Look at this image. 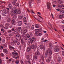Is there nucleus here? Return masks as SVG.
I'll list each match as a JSON object with an SVG mask.
<instances>
[{"label": "nucleus", "instance_id": "obj_1", "mask_svg": "<svg viewBox=\"0 0 64 64\" xmlns=\"http://www.w3.org/2000/svg\"><path fill=\"white\" fill-rule=\"evenodd\" d=\"M20 13H21L20 9H18V10H15L14 12L12 11L11 12L10 15L12 16L14 14V15H17V14H19Z\"/></svg>", "mask_w": 64, "mask_h": 64}, {"label": "nucleus", "instance_id": "obj_2", "mask_svg": "<svg viewBox=\"0 0 64 64\" xmlns=\"http://www.w3.org/2000/svg\"><path fill=\"white\" fill-rule=\"evenodd\" d=\"M49 54L50 55H51L52 54V51L51 50H46V52L45 53V55L46 56H48L49 55Z\"/></svg>", "mask_w": 64, "mask_h": 64}, {"label": "nucleus", "instance_id": "obj_3", "mask_svg": "<svg viewBox=\"0 0 64 64\" xmlns=\"http://www.w3.org/2000/svg\"><path fill=\"white\" fill-rule=\"evenodd\" d=\"M16 38L17 40H21V36L19 34H17L16 36Z\"/></svg>", "mask_w": 64, "mask_h": 64}, {"label": "nucleus", "instance_id": "obj_4", "mask_svg": "<svg viewBox=\"0 0 64 64\" xmlns=\"http://www.w3.org/2000/svg\"><path fill=\"white\" fill-rule=\"evenodd\" d=\"M27 32V30H25L24 31L23 30H21V34L23 35V36L25 35V34Z\"/></svg>", "mask_w": 64, "mask_h": 64}, {"label": "nucleus", "instance_id": "obj_5", "mask_svg": "<svg viewBox=\"0 0 64 64\" xmlns=\"http://www.w3.org/2000/svg\"><path fill=\"white\" fill-rule=\"evenodd\" d=\"M35 56H34V58L35 59V60H36L37 59V58L38 57V55L37 54V53H35Z\"/></svg>", "mask_w": 64, "mask_h": 64}, {"label": "nucleus", "instance_id": "obj_6", "mask_svg": "<svg viewBox=\"0 0 64 64\" xmlns=\"http://www.w3.org/2000/svg\"><path fill=\"white\" fill-rule=\"evenodd\" d=\"M54 50L55 52H59L60 49L58 48L55 47L54 48Z\"/></svg>", "mask_w": 64, "mask_h": 64}, {"label": "nucleus", "instance_id": "obj_7", "mask_svg": "<svg viewBox=\"0 0 64 64\" xmlns=\"http://www.w3.org/2000/svg\"><path fill=\"white\" fill-rule=\"evenodd\" d=\"M3 12H4V13L2 14V16H6L7 14V11L6 10H3Z\"/></svg>", "mask_w": 64, "mask_h": 64}, {"label": "nucleus", "instance_id": "obj_8", "mask_svg": "<svg viewBox=\"0 0 64 64\" xmlns=\"http://www.w3.org/2000/svg\"><path fill=\"white\" fill-rule=\"evenodd\" d=\"M30 41L31 43H32V42H35L36 40H35V38H34V37H33L32 38Z\"/></svg>", "mask_w": 64, "mask_h": 64}, {"label": "nucleus", "instance_id": "obj_9", "mask_svg": "<svg viewBox=\"0 0 64 64\" xmlns=\"http://www.w3.org/2000/svg\"><path fill=\"white\" fill-rule=\"evenodd\" d=\"M49 5L50 6V8H51V7H50V6L51 5V4L49 2H47V6L48 7V9H49Z\"/></svg>", "mask_w": 64, "mask_h": 64}, {"label": "nucleus", "instance_id": "obj_10", "mask_svg": "<svg viewBox=\"0 0 64 64\" xmlns=\"http://www.w3.org/2000/svg\"><path fill=\"white\" fill-rule=\"evenodd\" d=\"M34 0H30L29 2V6H30V8H31V7H32V6H31V3H32V1H34Z\"/></svg>", "mask_w": 64, "mask_h": 64}, {"label": "nucleus", "instance_id": "obj_11", "mask_svg": "<svg viewBox=\"0 0 64 64\" xmlns=\"http://www.w3.org/2000/svg\"><path fill=\"white\" fill-rule=\"evenodd\" d=\"M31 48L32 49H36V46H34V45H32V46Z\"/></svg>", "mask_w": 64, "mask_h": 64}, {"label": "nucleus", "instance_id": "obj_12", "mask_svg": "<svg viewBox=\"0 0 64 64\" xmlns=\"http://www.w3.org/2000/svg\"><path fill=\"white\" fill-rule=\"evenodd\" d=\"M9 49H10V50H12V49L14 50V49H15L14 48V47L11 46H9Z\"/></svg>", "mask_w": 64, "mask_h": 64}, {"label": "nucleus", "instance_id": "obj_13", "mask_svg": "<svg viewBox=\"0 0 64 64\" xmlns=\"http://www.w3.org/2000/svg\"><path fill=\"white\" fill-rule=\"evenodd\" d=\"M22 24V22L21 21H20L18 22V26H21Z\"/></svg>", "mask_w": 64, "mask_h": 64}, {"label": "nucleus", "instance_id": "obj_14", "mask_svg": "<svg viewBox=\"0 0 64 64\" xmlns=\"http://www.w3.org/2000/svg\"><path fill=\"white\" fill-rule=\"evenodd\" d=\"M40 30H41V29L39 30V29H36L35 30H34L35 32V33H37V32H40L39 31Z\"/></svg>", "mask_w": 64, "mask_h": 64}, {"label": "nucleus", "instance_id": "obj_15", "mask_svg": "<svg viewBox=\"0 0 64 64\" xmlns=\"http://www.w3.org/2000/svg\"><path fill=\"white\" fill-rule=\"evenodd\" d=\"M40 47L41 49H43V48H44V46H43V45H40Z\"/></svg>", "mask_w": 64, "mask_h": 64}, {"label": "nucleus", "instance_id": "obj_16", "mask_svg": "<svg viewBox=\"0 0 64 64\" xmlns=\"http://www.w3.org/2000/svg\"><path fill=\"white\" fill-rule=\"evenodd\" d=\"M58 2L60 4H61L63 2V0H58Z\"/></svg>", "mask_w": 64, "mask_h": 64}, {"label": "nucleus", "instance_id": "obj_17", "mask_svg": "<svg viewBox=\"0 0 64 64\" xmlns=\"http://www.w3.org/2000/svg\"><path fill=\"white\" fill-rule=\"evenodd\" d=\"M29 56H26V58L28 59V61H30V59Z\"/></svg>", "mask_w": 64, "mask_h": 64}, {"label": "nucleus", "instance_id": "obj_18", "mask_svg": "<svg viewBox=\"0 0 64 64\" xmlns=\"http://www.w3.org/2000/svg\"><path fill=\"white\" fill-rule=\"evenodd\" d=\"M3 52L4 53H7L8 52V51L6 49H4L3 50Z\"/></svg>", "mask_w": 64, "mask_h": 64}, {"label": "nucleus", "instance_id": "obj_19", "mask_svg": "<svg viewBox=\"0 0 64 64\" xmlns=\"http://www.w3.org/2000/svg\"><path fill=\"white\" fill-rule=\"evenodd\" d=\"M8 7L9 8H10V9H12V4H9L8 5Z\"/></svg>", "mask_w": 64, "mask_h": 64}, {"label": "nucleus", "instance_id": "obj_20", "mask_svg": "<svg viewBox=\"0 0 64 64\" xmlns=\"http://www.w3.org/2000/svg\"><path fill=\"white\" fill-rule=\"evenodd\" d=\"M64 17V16L61 14H60L59 15V18L60 19H62V18H63V17Z\"/></svg>", "mask_w": 64, "mask_h": 64}, {"label": "nucleus", "instance_id": "obj_21", "mask_svg": "<svg viewBox=\"0 0 64 64\" xmlns=\"http://www.w3.org/2000/svg\"><path fill=\"white\" fill-rule=\"evenodd\" d=\"M31 50V48H29V47H28L26 49L27 52H29Z\"/></svg>", "mask_w": 64, "mask_h": 64}, {"label": "nucleus", "instance_id": "obj_22", "mask_svg": "<svg viewBox=\"0 0 64 64\" xmlns=\"http://www.w3.org/2000/svg\"><path fill=\"white\" fill-rule=\"evenodd\" d=\"M26 64H31V63L30 61V60H28V61L26 62Z\"/></svg>", "mask_w": 64, "mask_h": 64}, {"label": "nucleus", "instance_id": "obj_23", "mask_svg": "<svg viewBox=\"0 0 64 64\" xmlns=\"http://www.w3.org/2000/svg\"><path fill=\"white\" fill-rule=\"evenodd\" d=\"M49 46L50 47V48H52V44H48Z\"/></svg>", "mask_w": 64, "mask_h": 64}, {"label": "nucleus", "instance_id": "obj_24", "mask_svg": "<svg viewBox=\"0 0 64 64\" xmlns=\"http://www.w3.org/2000/svg\"><path fill=\"white\" fill-rule=\"evenodd\" d=\"M7 22L9 23V22L11 21V19H10V18H8L7 20Z\"/></svg>", "mask_w": 64, "mask_h": 64}, {"label": "nucleus", "instance_id": "obj_25", "mask_svg": "<svg viewBox=\"0 0 64 64\" xmlns=\"http://www.w3.org/2000/svg\"><path fill=\"white\" fill-rule=\"evenodd\" d=\"M24 40H28V38H27V37L26 36H24Z\"/></svg>", "mask_w": 64, "mask_h": 64}, {"label": "nucleus", "instance_id": "obj_26", "mask_svg": "<svg viewBox=\"0 0 64 64\" xmlns=\"http://www.w3.org/2000/svg\"><path fill=\"white\" fill-rule=\"evenodd\" d=\"M41 58L42 60V61H44V56H41Z\"/></svg>", "mask_w": 64, "mask_h": 64}, {"label": "nucleus", "instance_id": "obj_27", "mask_svg": "<svg viewBox=\"0 0 64 64\" xmlns=\"http://www.w3.org/2000/svg\"><path fill=\"white\" fill-rule=\"evenodd\" d=\"M60 12L62 14H64V10H61L60 11Z\"/></svg>", "mask_w": 64, "mask_h": 64}, {"label": "nucleus", "instance_id": "obj_28", "mask_svg": "<svg viewBox=\"0 0 64 64\" xmlns=\"http://www.w3.org/2000/svg\"><path fill=\"white\" fill-rule=\"evenodd\" d=\"M14 42V43H17V42H18V41L16 40H14L13 41Z\"/></svg>", "mask_w": 64, "mask_h": 64}, {"label": "nucleus", "instance_id": "obj_29", "mask_svg": "<svg viewBox=\"0 0 64 64\" xmlns=\"http://www.w3.org/2000/svg\"><path fill=\"white\" fill-rule=\"evenodd\" d=\"M23 20L24 22H26V18H24L23 19Z\"/></svg>", "mask_w": 64, "mask_h": 64}, {"label": "nucleus", "instance_id": "obj_30", "mask_svg": "<svg viewBox=\"0 0 64 64\" xmlns=\"http://www.w3.org/2000/svg\"><path fill=\"white\" fill-rule=\"evenodd\" d=\"M20 30H21V27H18V31H20Z\"/></svg>", "mask_w": 64, "mask_h": 64}, {"label": "nucleus", "instance_id": "obj_31", "mask_svg": "<svg viewBox=\"0 0 64 64\" xmlns=\"http://www.w3.org/2000/svg\"><path fill=\"white\" fill-rule=\"evenodd\" d=\"M32 30H34V25H32L31 28Z\"/></svg>", "mask_w": 64, "mask_h": 64}, {"label": "nucleus", "instance_id": "obj_32", "mask_svg": "<svg viewBox=\"0 0 64 64\" xmlns=\"http://www.w3.org/2000/svg\"><path fill=\"white\" fill-rule=\"evenodd\" d=\"M6 9L7 10H8V11H7V13L8 14H9V8H6Z\"/></svg>", "mask_w": 64, "mask_h": 64}, {"label": "nucleus", "instance_id": "obj_33", "mask_svg": "<svg viewBox=\"0 0 64 64\" xmlns=\"http://www.w3.org/2000/svg\"><path fill=\"white\" fill-rule=\"evenodd\" d=\"M26 28L27 29H30V27L29 26H26Z\"/></svg>", "mask_w": 64, "mask_h": 64}, {"label": "nucleus", "instance_id": "obj_34", "mask_svg": "<svg viewBox=\"0 0 64 64\" xmlns=\"http://www.w3.org/2000/svg\"><path fill=\"white\" fill-rule=\"evenodd\" d=\"M46 62H50V60H49V59L48 58V59H47L46 60Z\"/></svg>", "mask_w": 64, "mask_h": 64}, {"label": "nucleus", "instance_id": "obj_35", "mask_svg": "<svg viewBox=\"0 0 64 64\" xmlns=\"http://www.w3.org/2000/svg\"><path fill=\"white\" fill-rule=\"evenodd\" d=\"M18 18L19 19H22V18H23V16H18Z\"/></svg>", "mask_w": 64, "mask_h": 64}, {"label": "nucleus", "instance_id": "obj_36", "mask_svg": "<svg viewBox=\"0 0 64 64\" xmlns=\"http://www.w3.org/2000/svg\"><path fill=\"white\" fill-rule=\"evenodd\" d=\"M16 1H14L13 2H12V4H14V5H15V4H16Z\"/></svg>", "mask_w": 64, "mask_h": 64}, {"label": "nucleus", "instance_id": "obj_37", "mask_svg": "<svg viewBox=\"0 0 64 64\" xmlns=\"http://www.w3.org/2000/svg\"><path fill=\"white\" fill-rule=\"evenodd\" d=\"M15 22V20H12V24H14V23Z\"/></svg>", "mask_w": 64, "mask_h": 64}, {"label": "nucleus", "instance_id": "obj_38", "mask_svg": "<svg viewBox=\"0 0 64 64\" xmlns=\"http://www.w3.org/2000/svg\"><path fill=\"white\" fill-rule=\"evenodd\" d=\"M26 36H27L28 38H29V37H30V35H29V34H26Z\"/></svg>", "mask_w": 64, "mask_h": 64}, {"label": "nucleus", "instance_id": "obj_39", "mask_svg": "<svg viewBox=\"0 0 64 64\" xmlns=\"http://www.w3.org/2000/svg\"><path fill=\"white\" fill-rule=\"evenodd\" d=\"M34 18H35V19H36V20H38V21H39V22H42V21H40L39 20H38V19H37V18H36L35 17H34Z\"/></svg>", "mask_w": 64, "mask_h": 64}, {"label": "nucleus", "instance_id": "obj_40", "mask_svg": "<svg viewBox=\"0 0 64 64\" xmlns=\"http://www.w3.org/2000/svg\"><path fill=\"white\" fill-rule=\"evenodd\" d=\"M37 54V55H40V53H39V51L37 50V52H35Z\"/></svg>", "mask_w": 64, "mask_h": 64}, {"label": "nucleus", "instance_id": "obj_41", "mask_svg": "<svg viewBox=\"0 0 64 64\" xmlns=\"http://www.w3.org/2000/svg\"><path fill=\"white\" fill-rule=\"evenodd\" d=\"M13 18H14L16 19V18H17V16L16 15H14L13 16Z\"/></svg>", "mask_w": 64, "mask_h": 64}, {"label": "nucleus", "instance_id": "obj_42", "mask_svg": "<svg viewBox=\"0 0 64 64\" xmlns=\"http://www.w3.org/2000/svg\"><path fill=\"white\" fill-rule=\"evenodd\" d=\"M16 63V64H18L19 63V60H16V62H15Z\"/></svg>", "mask_w": 64, "mask_h": 64}, {"label": "nucleus", "instance_id": "obj_43", "mask_svg": "<svg viewBox=\"0 0 64 64\" xmlns=\"http://www.w3.org/2000/svg\"><path fill=\"white\" fill-rule=\"evenodd\" d=\"M34 35L35 36H38V34L35 33L34 34Z\"/></svg>", "mask_w": 64, "mask_h": 64}, {"label": "nucleus", "instance_id": "obj_44", "mask_svg": "<svg viewBox=\"0 0 64 64\" xmlns=\"http://www.w3.org/2000/svg\"><path fill=\"white\" fill-rule=\"evenodd\" d=\"M21 42L22 44H23V43H24V41H23V40L22 39L21 40Z\"/></svg>", "mask_w": 64, "mask_h": 64}, {"label": "nucleus", "instance_id": "obj_45", "mask_svg": "<svg viewBox=\"0 0 64 64\" xmlns=\"http://www.w3.org/2000/svg\"><path fill=\"white\" fill-rule=\"evenodd\" d=\"M0 55L1 56H2V57H4V54L2 53H1L0 54Z\"/></svg>", "mask_w": 64, "mask_h": 64}, {"label": "nucleus", "instance_id": "obj_46", "mask_svg": "<svg viewBox=\"0 0 64 64\" xmlns=\"http://www.w3.org/2000/svg\"><path fill=\"white\" fill-rule=\"evenodd\" d=\"M38 1V4H39V3L40 2V0H36Z\"/></svg>", "mask_w": 64, "mask_h": 64}, {"label": "nucleus", "instance_id": "obj_47", "mask_svg": "<svg viewBox=\"0 0 64 64\" xmlns=\"http://www.w3.org/2000/svg\"><path fill=\"white\" fill-rule=\"evenodd\" d=\"M9 25V24H6L5 25L6 27H8V25Z\"/></svg>", "mask_w": 64, "mask_h": 64}, {"label": "nucleus", "instance_id": "obj_48", "mask_svg": "<svg viewBox=\"0 0 64 64\" xmlns=\"http://www.w3.org/2000/svg\"><path fill=\"white\" fill-rule=\"evenodd\" d=\"M38 34V36H41L42 35V34L41 33H39V34Z\"/></svg>", "mask_w": 64, "mask_h": 64}, {"label": "nucleus", "instance_id": "obj_49", "mask_svg": "<svg viewBox=\"0 0 64 64\" xmlns=\"http://www.w3.org/2000/svg\"><path fill=\"white\" fill-rule=\"evenodd\" d=\"M12 31V30H9L8 31V33H10L11 32V31Z\"/></svg>", "mask_w": 64, "mask_h": 64}, {"label": "nucleus", "instance_id": "obj_50", "mask_svg": "<svg viewBox=\"0 0 64 64\" xmlns=\"http://www.w3.org/2000/svg\"><path fill=\"white\" fill-rule=\"evenodd\" d=\"M3 48H4L2 46H0V49H3Z\"/></svg>", "mask_w": 64, "mask_h": 64}, {"label": "nucleus", "instance_id": "obj_51", "mask_svg": "<svg viewBox=\"0 0 64 64\" xmlns=\"http://www.w3.org/2000/svg\"><path fill=\"white\" fill-rule=\"evenodd\" d=\"M12 54L13 55H14V56H15V53H14L13 52H12Z\"/></svg>", "mask_w": 64, "mask_h": 64}, {"label": "nucleus", "instance_id": "obj_52", "mask_svg": "<svg viewBox=\"0 0 64 64\" xmlns=\"http://www.w3.org/2000/svg\"><path fill=\"white\" fill-rule=\"evenodd\" d=\"M56 10L58 11H60V10L59 8L57 9H56Z\"/></svg>", "mask_w": 64, "mask_h": 64}, {"label": "nucleus", "instance_id": "obj_53", "mask_svg": "<svg viewBox=\"0 0 64 64\" xmlns=\"http://www.w3.org/2000/svg\"><path fill=\"white\" fill-rule=\"evenodd\" d=\"M9 36H12V34H9Z\"/></svg>", "mask_w": 64, "mask_h": 64}, {"label": "nucleus", "instance_id": "obj_54", "mask_svg": "<svg viewBox=\"0 0 64 64\" xmlns=\"http://www.w3.org/2000/svg\"><path fill=\"white\" fill-rule=\"evenodd\" d=\"M62 54L63 56H64V51H62Z\"/></svg>", "mask_w": 64, "mask_h": 64}, {"label": "nucleus", "instance_id": "obj_55", "mask_svg": "<svg viewBox=\"0 0 64 64\" xmlns=\"http://www.w3.org/2000/svg\"><path fill=\"white\" fill-rule=\"evenodd\" d=\"M38 16H39V17H40V18H42V20H43V18H42V17H41V16H40L39 15H38Z\"/></svg>", "mask_w": 64, "mask_h": 64}, {"label": "nucleus", "instance_id": "obj_56", "mask_svg": "<svg viewBox=\"0 0 64 64\" xmlns=\"http://www.w3.org/2000/svg\"><path fill=\"white\" fill-rule=\"evenodd\" d=\"M15 53V56H16V55H18V53H17L16 52V53Z\"/></svg>", "mask_w": 64, "mask_h": 64}, {"label": "nucleus", "instance_id": "obj_57", "mask_svg": "<svg viewBox=\"0 0 64 64\" xmlns=\"http://www.w3.org/2000/svg\"><path fill=\"white\" fill-rule=\"evenodd\" d=\"M4 2H1L0 1V4H2V3H3Z\"/></svg>", "mask_w": 64, "mask_h": 64}, {"label": "nucleus", "instance_id": "obj_58", "mask_svg": "<svg viewBox=\"0 0 64 64\" xmlns=\"http://www.w3.org/2000/svg\"><path fill=\"white\" fill-rule=\"evenodd\" d=\"M38 14H39V15H41V13L39 12H38Z\"/></svg>", "mask_w": 64, "mask_h": 64}, {"label": "nucleus", "instance_id": "obj_59", "mask_svg": "<svg viewBox=\"0 0 64 64\" xmlns=\"http://www.w3.org/2000/svg\"><path fill=\"white\" fill-rule=\"evenodd\" d=\"M48 41V40H44V42H47Z\"/></svg>", "mask_w": 64, "mask_h": 64}, {"label": "nucleus", "instance_id": "obj_60", "mask_svg": "<svg viewBox=\"0 0 64 64\" xmlns=\"http://www.w3.org/2000/svg\"><path fill=\"white\" fill-rule=\"evenodd\" d=\"M12 30V31H14V28H12V30Z\"/></svg>", "mask_w": 64, "mask_h": 64}, {"label": "nucleus", "instance_id": "obj_61", "mask_svg": "<svg viewBox=\"0 0 64 64\" xmlns=\"http://www.w3.org/2000/svg\"><path fill=\"white\" fill-rule=\"evenodd\" d=\"M52 6L54 7H55L56 6V5L55 4H53Z\"/></svg>", "mask_w": 64, "mask_h": 64}, {"label": "nucleus", "instance_id": "obj_62", "mask_svg": "<svg viewBox=\"0 0 64 64\" xmlns=\"http://www.w3.org/2000/svg\"><path fill=\"white\" fill-rule=\"evenodd\" d=\"M19 4H17V5H16L17 6H18H18H19Z\"/></svg>", "mask_w": 64, "mask_h": 64}, {"label": "nucleus", "instance_id": "obj_63", "mask_svg": "<svg viewBox=\"0 0 64 64\" xmlns=\"http://www.w3.org/2000/svg\"><path fill=\"white\" fill-rule=\"evenodd\" d=\"M62 23L64 24V20L62 21Z\"/></svg>", "mask_w": 64, "mask_h": 64}, {"label": "nucleus", "instance_id": "obj_64", "mask_svg": "<svg viewBox=\"0 0 64 64\" xmlns=\"http://www.w3.org/2000/svg\"><path fill=\"white\" fill-rule=\"evenodd\" d=\"M17 44H18V45H19V44H20V42H18L17 43Z\"/></svg>", "mask_w": 64, "mask_h": 64}]
</instances>
